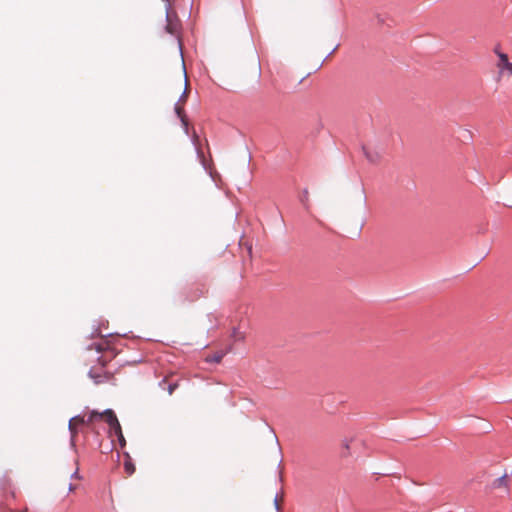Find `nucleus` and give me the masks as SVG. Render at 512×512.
Returning <instances> with one entry per match:
<instances>
[{"instance_id":"17","label":"nucleus","mask_w":512,"mask_h":512,"mask_svg":"<svg viewBox=\"0 0 512 512\" xmlns=\"http://www.w3.org/2000/svg\"><path fill=\"white\" fill-rule=\"evenodd\" d=\"M504 69L508 70L509 74L512 75V63L511 62H508L505 66H504Z\"/></svg>"},{"instance_id":"4","label":"nucleus","mask_w":512,"mask_h":512,"mask_svg":"<svg viewBox=\"0 0 512 512\" xmlns=\"http://www.w3.org/2000/svg\"><path fill=\"white\" fill-rule=\"evenodd\" d=\"M27 509H20L16 505L15 492H10L5 495L3 502L0 506V512H26Z\"/></svg>"},{"instance_id":"19","label":"nucleus","mask_w":512,"mask_h":512,"mask_svg":"<svg viewBox=\"0 0 512 512\" xmlns=\"http://www.w3.org/2000/svg\"><path fill=\"white\" fill-rule=\"evenodd\" d=\"M185 98H186V90L182 93L178 102L180 103L181 101H185Z\"/></svg>"},{"instance_id":"8","label":"nucleus","mask_w":512,"mask_h":512,"mask_svg":"<svg viewBox=\"0 0 512 512\" xmlns=\"http://www.w3.org/2000/svg\"><path fill=\"white\" fill-rule=\"evenodd\" d=\"M492 487L493 488H501V487L507 488V475L505 474V475L495 479L492 483Z\"/></svg>"},{"instance_id":"16","label":"nucleus","mask_w":512,"mask_h":512,"mask_svg":"<svg viewBox=\"0 0 512 512\" xmlns=\"http://www.w3.org/2000/svg\"><path fill=\"white\" fill-rule=\"evenodd\" d=\"M94 348L97 350V352H102L107 349L108 345L106 343H98L93 344Z\"/></svg>"},{"instance_id":"14","label":"nucleus","mask_w":512,"mask_h":512,"mask_svg":"<svg viewBox=\"0 0 512 512\" xmlns=\"http://www.w3.org/2000/svg\"><path fill=\"white\" fill-rule=\"evenodd\" d=\"M180 121H181V125H182V128H183L185 134L189 135L190 128H189V120H188V118L186 117L184 119H181Z\"/></svg>"},{"instance_id":"20","label":"nucleus","mask_w":512,"mask_h":512,"mask_svg":"<svg viewBox=\"0 0 512 512\" xmlns=\"http://www.w3.org/2000/svg\"><path fill=\"white\" fill-rule=\"evenodd\" d=\"M274 503H275L276 509L278 510L279 509V504H278L277 498H275Z\"/></svg>"},{"instance_id":"21","label":"nucleus","mask_w":512,"mask_h":512,"mask_svg":"<svg viewBox=\"0 0 512 512\" xmlns=\"http://www.w3.org/2000/svg\"><path fill=\"white\" fill-rule=\"evenodd\" d=\"M113 444H110V447H108L109 450H112Z\"/></svg>"},{"instance_id":"2","label":"nucleus","mask_w":512,"mask_h":512,"mask_svg":"<svg viewBox=\"0 0 512 512\" xmlns=\"http://www.w3.org/2000/svg\"><path fill=\"white\" fill-rule=\"evenodd\" d=\"M108 361L105 356H101L98 358V365L89 370L88 376L96 385L111 382L114 379L113 373L105 368Z\"/></svg>"},{"instance_id":"12","label":"nucleus","mask_w":512,"mask_h":512,"mask_svg":"<svg viewBox=\"0 0 512 512\" xmlns=\"http://www.w3.org/2000/svg\"><path fill=\"white\" fill-rule=\"evenodd\" d=\"M496 53L498 54L499 59H500L499 67H500L501 70H503L504 66L509 62L508 56H507V54L500 53L498 51H496Z\"/></svg>"},{"instance_id":"5","label":"nucleus","mask_w":512,"mask_h":512,"mask_svg":"<svg viewBox=\"0 0 512 512\" xmlns=\"http://www.w3.org/2000/svg\"><path fill=\"white\" fill-rule=\"evenodd\" d=\"M191 141H192V144L194 145L195 147V150H196V153H197V156L199 158V160L201 161L203 167L205 169H207V165H206V160H205V156H204V152L201 148V145H200V139H199V136L197 135L196 131L194 130L192 135H191Z\"/></svg>"},{"instance_id":"9","label":"nucleus","mask_w":512,"mask_h":512,"mask_svg":"<svg viewBox=\"0 0 512 512\" xmlns=\"http://www.w3.org/2000/svg\"><path fill=\"white\" fill-rule=\"evenodd\" d=\"M174 110H175V113H176L177 117L180 120L187 117L186 114H185V110H184L183 105H181L179 102H177L175 104Z\"/></svg>"},{"instance_id":"6","label":"nucleus","mask_w":512,"mask_h":512,"mask_svg":"<svg viewBox=\"0 0 512 512\" xmlns=\"http://www.w3.org/2000/svg\"><path fill=\"white\" fill-rule=\"evenodd\" d=\"M159 385L163 388V389H166L169 393V395H172L173 392L176 390V388L178 387V384L177 383H168L166 379H163Z\"/></svg>"},{"instance_id":"11","label":"nucleus","mask_w":512,"mask_h":512,"mask_svg":"<svg viewBox=\"0 0 512 512\" xmlns=\"http://www.w3.org/2000/svg\"><path fill=\"white\" fill-rule=\"evenodd\" d=\"M224 354L222 352L220 353H215L214 355L212 356H208L206 358V361L207 362H210V363H220L222 358H223Z\"/></svg>"},{"instance_id":"3","label":"nucleus","mask_w":512,"mask_h":512,"mask_svg":"<svg viewBox=\"0 0 512 512\" xmlns=\"http://www.w3.org/2000/svg\"><path fill=\"white\" fill-rule=\"evenodd\" d=\"M103 415L106 416L104 422H106L109 426L110 435H115L118 438L121 447H124L126 442L122 433L121 425L116 417V414L114 413L113 410L107 409L103 412Z\"/></svg>"},{"instance_id":"1","label":"nucleus","mask_w":512,"mask_h":512,"mask_svg":"<svg viewBox=\"0 0 512 512\" xmlns=\"http://www.w3.org/2000/svg\"><path fill=\"white\" fill-rule=\"evenodd\" d=\"M106 416L103 415V412H97V411H91L87 415H77L75 417H72L69 420L68 429L70 432V445L75 450L76 449V435L78 432V427L82 425H87L91 427V429L94 428V424L97 422L105 421Z\"/></svg>"},{"instance_id":"15","label":"nucleus","mask_w":512,"mask_h":512,"mask_svg":"<svg viewBox=\"0 0 512 512\" xmlns=\"http://www.w3.org/2000/svg\"><path fill=\"white\" fill-rule=\"evenodd\" d=\"M76 463V469L75 471L71 474V479H82L81 475L79 474V464H78V460L75 461Z\"/></svg>"},{"instance_id":"13","label":"nucleus","mask_w":512,"mask_h":512,"mask_svg":"<svg viewBox=\"0 0 512 512\" xmlns=\"http://www.w3.org/2000/svg\"><path fill=\"white\" fill-rule=\"evenodd\" d=\"M232 338L234 341H240L244 339V334L239 329L234 328L232 331Z\"/></svg>"},{"instance_id":"7","label":"nucleus","mask_w":512,"mask_h":512,"mask_svg":"<svg viewBox=\"0 0 512 512\" xmlns=\"http://www.w3.org/2000/svg\"><path fill=\"white\" fill-rule=\"evenodd\" d=\"M364 154L369 162L375 163L379 160L380 156L377 152H371L368 148L363 147Z\"/></svg>"},{"instance_id":"18","label":"nucleus","mask_w":512,"mask_h":512,"mask_svg":"<svg viewBox=\"0 0 512 512\" xmlns=\"http://www.w3.org/2000/svg\"><path fill=\"white\" fill-rule=\"evenodd\" d=\"M76 488H77V487H76V485H74V484H72V483H70V484H69V491H70V492L75 491V490H76Z\"/></svg>"},{"instance_id":"10","label":"nucleus","mask_w":512,"mask_h":512,"mask_svg":"<svg viewBox=\"0 0 512 512\" xmlns=\"http://www.w3.org/2000/svg\"><path fill=\"white\" fill-rule=\"evenodd\" d=\"M124 470L127 473V475H129V476L132 475L135 472V466L131 462L130 459L125 460V462H124Z\"/></svg>"},{"instance_id":"22","label":"nucleus","mask_w":512,"mask_h":512,"mask_svg":"<svg viewBox=\"0 0 512 512\" xmlns=\"http://www.w3.org/2000/svg\"><path fill=\"white\" fill-rule=\"evenodd\" d=\"M113 444H110V447H108L109 450H112Z\"/></svg>"}]
</instances>
